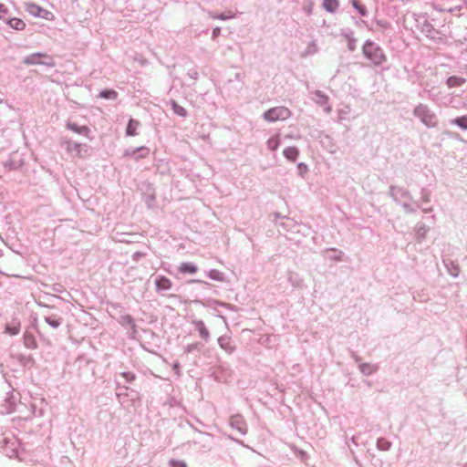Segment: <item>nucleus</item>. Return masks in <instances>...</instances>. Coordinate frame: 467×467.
Instances as JSON below:
<instances>
[{"mask_svg": "<svg viewBox=\"0 0 467 467\" xmlns=\"http://www.w3.org/2000/svg\"><path fill=\"white\" fill-rule=\"evenodd\" d=\"M363 54L374 65H381L386 61L383 50L371 41H367L363 46Z\"/></svg>", "mask_w": 467, "mask_h": 467, "instance_id": "f257e3e1", "label": "nucleus"}, {"mask_svg": "<svg viewBox=\"0 0 467 467\" xmlns=\"http://www.w3.org/2000/svg\"><path fill=\"white\" fill-rule=\"evenodd\" d=\"M23 63L28 66L43 65L48 67H54L56 62L54 58L46 53H33L23 59Z\"/></svg>", "mask_w": 467, "mask_h": 467, "instance_id": "f03ea898", "label": "nucleus"}, {"mask_svg": "<svg viewBox=\"0 0 467 467\" xmlns=\"http://www.w3.org/2000/svg\"><path fill=\"white\" fill-rule=\"evenodd\" d=\"M291 112L285 107H275L270 109L264 114L265 119L267 121L285 120L289 118Z\"/></svg>", "mask_w": 467, "mask_h": 467, "instance_id": "7ed1b4c3", "label": "nucleus"}, {"mask_svg": "<svg viewBox=\"0 0 467 467\" xmlns=\"http://www.w3.org/2000/svg\"><path fill=\"white\" fill-rule=\"evenodd\" d=\"M65 144L67 152L72 156L84 158L88 155V148L85 144L78 143L69 140H65Z\"/></svg>", "mask_w": 467, "mask_h": 467, "instance_id": "20e7f679", "label": "nucleus"}, {"mask_svg": "<svg viewBox=\"0 0 467 467\" xmlns=\"http://www.w3.org/2000/svg\"><path fill=\"white\" fill-rule=\"evenodd\" d=\"M415 114L421 119V120L429 127H435L437 119L433 113H430L428 109L423 106H419L415 109Z\"/></svg>", "mask_w": 467, "mask_h": 467, "instance_id": "39448f33", "label": "nucleus"}, {"mask_svg": "<svg viewBox=\"0 0 467 467\" xmlns=\"http://www.w3.org/2000/svg\"><path fill=\"white\" fill-rule=\"evenodd\" d=\"M26 10L34 16L47 18L50 13L34 3H26Z\"/></svg>", "mask_w": 467, "mask_h": 467, "instance_id": "423d86ee", "label": "nucleus"}, {"mask_svg": "<svg viewBox=\"0 0 467 467\" xmlns=\"http://www.w3.org/2000/svg\"><path fill=\"white\" fill-rule=\"evenodd\" d=\"M67 128L76 133L81 134L85 137H89L90 130L87 126H79L77 123L67 122Z\"/></svg>", "mask_w": 467, "mask_h": 467, "instance_id": "0eeeda50", "label": "nucleus"}, {"mask_svg": "<svg viewBox=\"0 0 467 467\" xmlns=\"http://www.w3.org/2000/svg\"><path fill=\"white\" fill-rule=\"evenodd\" d=\"M44 320L52 328H57L62 324L63 318L58 315L50 314V315H46L44 317Z\"/></svg>", "mask_w": 467, "mask_h": 467, "instance_id": "6e6552de", "label": "nucleus"}, {"mask_svg": "<svg viewBox=\"0 0 467 467\" xmlns=\"http://www.w3.org/2000/svg\"><path fill=\"white\" fill-rule=\"evenodd\" d=\"M155 283L160 290H169L171 287V281L166 276H159Z\"/></svg>", "mask_w": 467, "mask_h": 467, "instance_id": "1a4fd4ad", "label": "nucleus"}, {"mask_svg": "<svg viewBox=\"0 0 467 467\" xmlns=\"http://www.w3.org/2000/svg\"><path fill=\"white\" fill-rule=\"evenodd\" d=\"M298 154L299 151L296 147H287L284 150L285 157L291 161H295Z\"/></svg>", "mask_w": 467, "mask_h": 467, "instance_id": "9d476101", "label": "nucleus"}, {"mask_svg": "<svg viewBox=\"0 0 467 467\" xmlns=\"http://www.w3.org/2000/svg\"><path fill=\"white\" fill-rule=\"evenodd\" d=\"M179 271L182 274H194L197 272V266L192 263H182L179 266Z\"/></svg>", "mask_w": 467, "mask_h": 467, "instance_id": "9b49d317", "label": "nucleus"}, {"mask_svg": "<svg viewBox=\"0 0 467 467\" xmlns=\"http://www.w3.org/2000/svg\"><path fill=\"white\" fill-rule=\"evenodd\" d=\"M140 127V122L135 119H130L129 121L128 127L126 129V133L129 136H135L137 135V130Z\"/></svg>", "mask_w": 467, "mask_h": 467, "instance_id": "f8f14e48", "label": "nucleus"}, {"mask_svg": "<svg viewBox=\"0 0 467 467\" xmlns=\"http://www.w3.org/2000/svg\"><path fill=\"white\" fill-rule=\"evenodd\" d=\"M23 339H24V345L27 348H36V339L33 335H31L29 333H25Z\"/></svg>", "mask_w": 467, "mask_h": 467, "instance_id": "ddd939ff", "label": "nucleus"}, {"mask_svg": "<svg viewBox=\"0 0 467 467\" xmlns=\"http://www.w3.org/2000/svg\"><path fill=\"white\" fill-rule=\"evenodd\" d=\"M464 83H465V79L464 78H459V77H456V76L450 77L447 79V85L450 88L460 87V86H462Z\"/></svg>", "mask_w": 467, "mask_h": 467, "instance_id": "4468645a", "label": "nucleus"}, {"mask_svg": "<svg viewBox=\"0 0 467 467\" xmlns=\"http://www.w3.org/2000/svg\"><path fill=\"white\" fill-rule=\"evenodd\" d=\"M8 25L16 30H23L26 27L25 22L19 18L10 19Z\"/></svg>", "mask_w": 467, "mask_h": 467, "instance_id": "2eb2a0df", "label": "nucleus"}, {"mask_svg": "<svg viewBox=\"0 0 467 467\" xmlns=\"http://www.w3.org/2000/svg\"><path fill=\"white\" fill-rule=\"evenodd\" d=\"M171 107L173 112L181 117H186L187 110L181 105H179L176 101H171Z\"/></svg>", "mask_w": 467, "mask_h": 467, "instance_id": "dca6fc26", "label": "nucleus"}, {"mask_svg": "<svg viewBox=\"0 0 467 467\" xmlns=\"http://www.w3.org/2000/svg\"><path fill=\"white\" fill-rule=\"evenodd\" d=\"M20 331V324L19 323H12V324H7L5 326V332L8 333L9 335H17Z\"/></svg>", "mask_w": 467, "mask_h": 467, "instance_id": "f3484780", "label": "nucleus"}, {"mask_svg": "<svg viewBox=\"0 0 467 467\" xmlns=\"http://www.w3.org/2000/svg\"><path fill=\"white\" fill-rule=\"evenodd\" d=\"M266 144H267V147H268L269 150H275L278 148L279 144H280V137H279V135H276V136H274V137L270 138L267 140Z\"/></svg>", "mask_w": 467, "mask_h": 467, "instance_id": "a211bd4d", "label": "nucleus"}, {"mask_svg": "<svg viewBox=\"0 0 467 467\" xmlns=\"http://www.w3.org/2000/svg\"><path fill=\"white\" fill-rule=\"evenodd\" d=\"M323 5L328 12H334L338 6L337 0H324Z\"/></svg>", "mask_w": 467, "mask_h": 467, "instance_id": "6ab92c4d", "label": "nucleus"}, {"mask_svg": "<svg viewBox=\"0 0 467 467\" xmlns=\"http://www.w3.org/2000/svg\"><path fill=\"white\" fill-rule=\"evenodd\" d=\"M121 324H122V326H126V325L130 326V331H131L132 334H134L136 332L134 322H133V320L131 319L130 317H129V316L123 317Z\"/></svg>", "mask_w": 467, "mask_h": 467, "instance_id": "aec40b11", "label": "nucleus"}, {"mask_svg": "<svg viewBox=\"0 0 467 467\" xmlns=\"http://www.w3.org/2000/svg\"><path fill=\"white\" fill-rule=\"evenodd\" d=\"M453 123L463 130H467V116H462L453 120Z\"/></svg>", "mask_w": 467, "mask_h": 467, "instance_id": "412c9836", "label": "nucleus"}, {"mask_svg": "<svg viewBox=\"0 0 467 467\" xmlns=\"http://www.w3.org/2000/svg\"><path fill=\"white\" fill-rule=\"evenodd\" d=\"M99 97L104 99H114L116 97V92L114 90H105L100 92Z\"/></svg>", "mask_w": 467, "mask_h": 467, "instance_id": "4be33fe9", "label": "nucleus"}, {"mask_svg": "<svg viewBox=\"0 0 467 467\" xmlns=\"http://www.w3.org/2000/svg\"><path fill=\"white\" fill-rule=\"evenodd\" d=\"M199 331H200V334L202 336V337H203L204 339H207L208 337H209V332L208 330L204 327V326L202 324H201L200 327H199Z\"/></svg>", "mask_w": 467, "mask_h": 467, "instance_id": "5701e85b", "label": "nucleus"}, {"mask_svg": "<svg viewBox=\"0 0 467 467\" xmlns=\"http://www.w3.org/2000/svg\"><path fill=\"white\" fill-rule=\"evenodd\" d=\"M122 377L128 381L131 382L135 379V375L131 372H124L122 373Z\"/></svg>", "mask_w": 467, "mask_h": 467, "instance_id": "b1692460", "label": "nucleus"}, {"mask_svg": "<svg viewBox=\"0 0 467 467\" xmlns=\"http://www.w3.org/2000/svg\"><path fill=\"white\" fill-rule=\"evenodd\" d=\"M171 467H187L186 463L182 461H171Z\"/></svg>", "mask_w": 467, "mask_h": 467, "instance_id": "393cba45", "label": "nucleus"}, {"mask_svg": "<svg viewBox=\"0 0 467 467\" xmlns=\"http://www.w3.org/2000/svg\"><path fill=\"white\" fill-rule=\"evenodd\" d=\"M297 169H298L299 173L301 175L305 174L307 171V170H308L307 166L306 164H304V163L298 164Z\"/></svg>", "mask_w": 467, "mask_h": 467, "instance_id": "a878e982", "label": "nucleus"}, {"mask_svg": "<svg viewBox=\"0 0 467 467\" xmlns=\"http://www.w3.org/2000/svg\"><path fill=\"white\" fill-rule=\"evenodd\" d=\"M358 0H353V2H352L353 5H354L357 9H358V11L361 13V15H365V13H366L365 8H364L363 6H359V5H358Z\"/></svg>", "mask_w": 467, "mask_h": 467, "instance_id": "bb28decb", "label": "nucleus"}, {"mask_svg": "<svg viewBox=\"0 0 467 467\" xmlns=\"http://www.w3.org/2000/svg\"><path fill=\"white\" fill-rule=\"evenodd\" d=\"M6 12L7 9L4 6V5L0 4V18H3Z\"/></svg>", "mask_w": 467, "mask_h": 467, "instance_id": "cd10ccee", "label": "nucleus"}, {"mask_svg": "<svg viewBox=\"0 0 467 467\" xmlns=\"http://www.w3.org/2000/svg\"><path fill=\"white\" fill-rule=\"evenodd\" d=\"M140 150L142 152L141 157H146L150 153V150L147 148H141Z\"/></svg>", "mask_w": 467, "mask_h": 467, "instance_id": "c85d7f7f", "label": "nucleus"}, {"mask_svg": "<svg viewBox=\"0 0 467 467\" xmlns=\"http://www.w3.org/2000/svg\"><path fill=\"white\" fill-rule=\"evenodd\" d=\"M219 31H220V30H219L218 28L214 29V30H213V35H214V36H217V35L219 34Z\"/></svg>", "mask_w": 467, "mask_h": 467, "instance_id": "c756f323", "label": "nucleus"}, {"mask_svg": "<svg viewBox=\"0 0 467 467\" xmlns=\"http://www.w3.org/2000/svg\"><path fill=\"white\" fill-rule=\"evenodd\" d=\"M330 110H331V109L328 107V108L327 109V112H329Z\"/></svg>", "mask_w": 467, "mask_h": 467, "instance_id": "7c9ffc66", "label": "nucleus"}]
</instances>
